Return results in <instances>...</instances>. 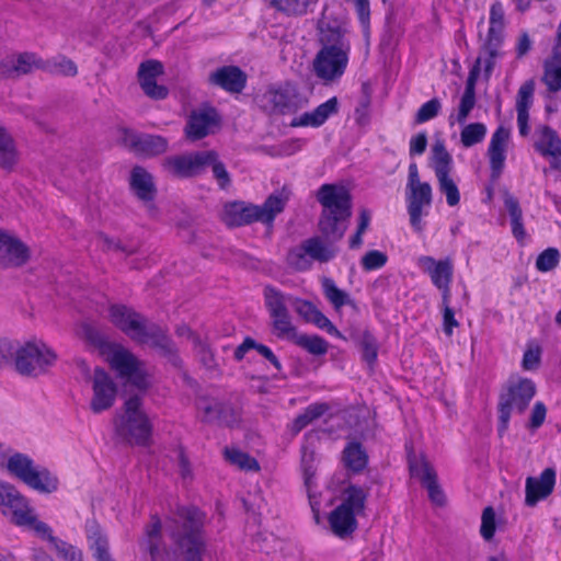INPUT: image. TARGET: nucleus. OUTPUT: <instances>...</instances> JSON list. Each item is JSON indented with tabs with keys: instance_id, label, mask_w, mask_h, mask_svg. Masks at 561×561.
Segmentation results:
<instances>
[{
	"instance_id": "35",
	"label": "nucleus",
	"mask_w": 561,
	"mask_h": 561,
	"mask_svg": "<svg viewBox=\"0 0 561 561\" xmlns=\"http://www.w3.org/2000/svg\"><path fill=\"white\" fill-rule=\"evenodd\" d=\"M289 199L286 190L271 194L262 206H257V221L272 225L275 217L280 214Z\"/></svg>"
},
{
	"instance_id": "24",
	"label": "nucleus",
	"mask_w": 561,
	"mask_h": 561,
	"mask_svg": "<svg viewBox=\"0 0 561 561\" xmlns=\"http://www.w3.org/2000/svg\"><path fill=\"white\" fill-rule=\"evenodd\" d=\"M340 103L336 96H332L318 105L314 110L305 112L295 116L289 125L291 127H311L322 126L331 116L339 112Z\"/></svg>"
},
{
	"instance_id": "55",
	"label": "nucleus",
	"mask_w": 561,
	"mask_h": 561,
	"mask_svg": "<svg viewBox=\"0 0 561 561\" xmlns=\"http://www.w3.org/2000/svg\"><path fill=\"white\" fill-rule=\"evenodd\" d=\"M442 110V103L438 99H432L425 102L415 114V123L423 124L426 123L434 117H436Z\"/></svg>"
},
{
	"instance_id": "25",
	"label": "nucleus",
	"mask_w": 561,
	"mask_h": 561,
	"mask_svg": "<svg viewBox=\"0 0 561 561\" xmlns=\"http://www.w3.org/2000/svg\"><path fill=\"white\" fill-rule=\"evenodd\" d=\"M162 64L156 60H148L140 65L138 79L144 92L152 99H163L167 95V89L157 84V78L162 75Z\"/></svg>"
},
{
	"instance_id": "29",
	"label": "nucleus",
	"mask_w": 561,
	"mask_h": 561,
	"mask_svg": "<svg viewBox=\"0 0 561 561\" xmlns=\"http://www.w3.org/2000/svg\"><path fill=\"white\" fill-rule=\"evenodd\" d=\"M542 83L551 93L561 91V42L556 41L551 55L543 61Z\"/></svg>"
},
{
	"instance_id": "39",
	"label": "nucleus",
	"mask_w": 561,
	"mask_h": 561,
	"mask_svg": "<svg viewBox=\"0 0 561 561\" xmlns=\"http://www.w3.org/2000/svg\"><path fill=\"white\" fill-rule=\"evenodd\" d=\"M488 42L497 45L502 39L505 27V12L501 2H494L490 8Z\"/></svg>"
},
{
	"instance_id": "36",
	"label": "nucleus",
	"mask_w": 561,
	"mask_h": 561,
	"mask_svg": "<svg viewBox=\"0 0 561 561\" xmlns=\"http://www.w3.org/2000/svg\"><path fill=\"white\" fill-rule=\"evenodd\" d=\"M35 465L36 463L31 456L14 449L9 461H7L3 472H7L10 477L24 483L30 477Z\"/></svg>"
},
{
	"instance_id": "53",
	"label": "nucleus",
	"mask_w": 561,
	"mask_h": 561,
	"mask_svg": "<svg viewBox=\"0 0 561 561\" xmlns=\"http://www.w3.org/2000/svg\"><path fill=\"white\" fill-rule=\"evenodd\" d=\"M44 69L48 70L51 73L64 76H75L77 73L76 65L65 57H57L53 60L45 62Z\"/></svg>"
},
{
	"instance_id": "31",
	"label": "nucleus",
	"mask_w": 561,
	"mask_h": 561,
	"mask_svg": "<svg viewBox=\"0 0 561 561\" xmlns=\"http://www.w3.org/2000/svg\"><path fill=\"white\" fill-rule=\"evenodd\" d=\"M88 547L95 561H115L110 552L108 537L95 523L87 524Z\"/></svg>"
},
{
	"instance_id": "6",
	"label": "nucleus",
	"mask_w": 561,
	"mask_h": 561,
	"mask_svg": "<svg viewBox=\"0 0 561 561\" xmlns=\"http://www.w3.org/2000/svg\"><path fill=\"white\" fill-rule=\"evenodd\" d=\"M111 322L134 341L158 347L163 354L172 353V343L154 324H147L142 317L124 305H113L108 310Z\"/></svg>"
},
{
	"instance_id": "22",
	"label": "nucleus",
	"mask_w": 561,
	"mask_h": 561,
	"mask_svg": "<svg viewBox=\"0 0 561 561\" xmlns=\"http://www.w3.org/2000/svg\"><path fill=\"white\" fill-rule=\"evenodd\" d=\"M219 117L214 108H201L192 112L186 127V137L197 140L215 131L218 127Z\"/></svg>"
},
{
	"instance_id": "2",
	"label": "nucleus",
	"mask_w": 561,
	"mask_h": 561,
	"mask_svg": "<svg viewBox=\"0 0 561 561\" xmlns=\"http://www.w3.org/2000/svg\"><path fill=\"white\" fill-rule=\"evenodd\" d=\"M319 42L321 47L312 60V71L324 84L336 82L344 76L350 61L348 24L323 15L319 22Z\"/></svg>"
},
{
	"instance_id": "50",
	"label": "nucleus",
	"mask_w": 561,
	"mask_h": 561,
	"mask_svg": "<svg viewBox=\"0 0 561 561\" xmlns=\"http://www.w3.org/2000/svg\"><path fill=\"white\" fill-rule=\"evenodd\" d=\"M225 456H226V459L230 463L239 467L240 469H244V470H257L259 469V465L254 458L250 457L245 453H242L238 449H234V448L226 449Z\"/></svg>"
},
{
	"instance_id": "10",
	"label": "nucleus",
	"mask_w": 561,
	"mask_h": 561,
	"mask_svg": "<svg viewBox=\"0 0 561 561\" xmlns=\"http://www.w3.org/2000/svg\"><path fill=\"white\" fill-rule=\"evenodd\" d=\"M115 426L119 435L130 443H147L151 436L152 424L139 396H133L125 401L122 413L115 417Z\"/></svg>"
},
{
	"instance_id": "7",
	"label": "nucleus",
	"mask_w": 561,
	"mask_h": 561,
	"mask_svg": "<svg viewBox=\"0 0 561 561\" xmlns=\"http://www.w3.org/2000/svg\"><path fill=\"white\" fill-rule=\"evenodd\" d=\"M368 492L362 486L345 484L339 494V504L329 514L331 531L339 538L351 536L357 528V518L365 512Z\"/></svg>"
},
{
	"instance_id": "47",
	"label": "nucleus",
	"mask_w": 561,
	"mask_h": 561,
	"mask_svg": "<svg viewBox=\"0 0 561 561\" xmlns=\"http://www.w3.org/2000/svg\"><path fill=\"white\" fill-rule=\"evenodd\" d=\"M265 305L270 311V316L286 311V304H291V297H285L274 287H265L264 289Z\"/></svg>"
},
{
	"instance_id": "20",
	"label": "nucleus",
	"mask_w": 561,
	"mask_h": 561,
	"mask_svg": "<svg viewBox=\"0 0 561 561\" xmlns=\"http://www.w3.org/2000/svg\"><path fill=\"white\" fill-rule=\"evenodd\" d=\"M30 259V250L18 237L0 230V266L18 267Z\"/></svg>"
},
{
	"instance_id": "64",
	"label": "nucleus",
	"mask_w": 561,
	"mask_h": 561,
	"mask_svg": "<svg viewBox=\"0 0 561 561\" xmlns=\"http://www.w3.org/2000/svg\"><path fill=\"white\" fill-rule=\"evenodd\" d=\"M306 141L304 139H289L280 144L279 153L283 156H293L296 152L300 151L305 146Z\"/></svg>"
},
{
	"instance_id": "23",
	"label": "nucleus",
	"mask_w": 561,
	"mask_h": 561,
	"mask_svg": "<svg viewBox=\"0 0 561 561\" xmlns=\"http://www.w3.org/2000/svg\"><path fill=\"white\" fill-rule=\"evenodd\" d=\"M556 484V471L552 468L545 469L539 477H528L525 483V503L535 506L539 501L548 497Z\"/></svg>"
},
{
	"instance_id": "49",
	"label": "nucleus",
	"mask_w": 561,
	"mask_h": 561,
	"mask_svg": "<svg viewBox=\"0 0 561 561\" xmlns=\"http://www.w3.org/2000/svg\"><path fill=\"white\" fill-rule=\"evenodd\" d=\"M274 8L288 15H298L307 12L313 0H267Z\"/></svg>"
},
{
	"instance_id": "30",
	"label": "nucleus",
	"mask_w": 561,
	"mask_h": 561,
	"mask_svg": "<svg viewBox=\"0 0 561 561\" xmlns=\"http://www.w3.org/2000/svg\"><path fill=\"white\" fill-rule=\"evenodd\" d=\"M257 205L233 202L226 204L221 214L228 226H242L257 221Z\"/></svg>"
},
{
	"instance_id": "38",
	"label": "nucleus",
	"mask_w": 561,
	"mask_h": 561,
	"mask_svg": "<svg viewBox=\"0 0 561 561\" xmlns=\"http://www.w3.org/2000/svg\"><path fill=\"white\" fill-rule=\"evenodd\" d=\"M476 106L474 80L470 77L460 98L456 113L449 115V124H465Z\"/></svg>"
},
{
	"instance_id": "51",
	"label": "nucleus",
	"mask_w": 561,
	"mask_h": 561,
	"mask_svg": "<svg viewBox=\"0 0 561 561\" xmlns=\"http://www.w3.org/2000/svg\"><path fill=\"white\" fill-rule=\"evenodd\" d=\"M297 344L313 355H323L328 352V343L317 335H299Z\"/></svg>"
},
{
	"instance_id": "63",
	"label": "nucleus",
	"mask_w": 561,
	"mask_h": 561,
	"mask_svg": "<svg viewBox=\"0 0 561 561\" xmlns=\"http://www.w3.org/2000/svg\"><path fill=\"white\" fill-rule=\"evenodd\" d=\"M427 146V137L425 133H420L411 137L409 151L410 156H421Z\"/></svg>"
},
{
	"instance_id": "8",
	"label": "nucleus",
	"mask_w": 561,
	"mask_h": 561,
	"mask_svg": "<svg viewBox=\"0 0 561 561\" xmlns=\"http://www.w3.org/2000/svg\"><path fill=\"white\" fill-rule=\"evenodd\" d=\"M76 366L85 377L89 410L94 414L111 410L118 394V387L113 377L101 367H95L91 371L89 364L82 358L76 359Z\"/></svg>"
},
{
	"instance_id": "4",
	"label": "nucleus",
	"mask_w": 561,
	"mask_h": 561,
	"mask_svg": "<svg viewBox=\"0 0 561 561\" xmlns=\"http://www.w3.org/2000/svg\"><path fill=\"white\" fill-rule=\"evenodd\" d=\"M318 201L322 206L319 229L330 240L344 236L351 217V195L342 185L324 184L318 191Z\"/></svg>"
},
{
	"instance_id": "59",
	"label": "nucleus",
	"mask_w": 561,
	"mask_h": 561,
	"mask_svg": "<svg viewBox=\"0 0 561 561\" xmlns=\"http://www.w3.org/2000/svg\"><path fill=\"white\" fill-rule=\"evenodd\" d=\"M388 261V256L386 253L378 251V250H371L368 251L360 260V264L363 270L365 271H374L379 270L386 265Z\"/></svg>"
},
{
	"instance_id": "48",
	"label": "nucleus",
	"mask_w": 561,
	"mask_h": 561,
	"mask_svg": "<svg viewBox=\"0 0 561 561\" xmlns=\"http://www.w3.org/2000/svg\"><path fill=\"white\" fill-rule=\"evenodd\" d=\"M16 161L18 152L14 142L7 133H3L0 135V165L4 169H11Z\"/></svg>"
},
{
	"instance_id": "42",
	"label": "nucleus",
	"mask_w": 561,
	"mask_h": 561,
	"mask_svg": "<svg viewBox=\"0 0 561 561\" xmlns=\"http://www.w3.org/2000/svg\"><path fill=\"white\" fill-rule=\"evenodd\" d=\"M460 142L465 148L473 147L482 142L486 136L488 128L483 123H469L461 124Z\"/></svg>"
},
{
	"instance_id": "9",
	"label": "nucleus",
	"mask_w": 561,
	"mask_h": 561,
	"mask_svg": "<svg viewBox=\"0 0 561 561\" xmlns=\"http://www.w3.org/2000/svg\"><path fill=\"white\" fill-rule=\"evenodd\" d=\"M433 203V188L428 182L422 181L417 164L410 163L405 185V205L409 222L414 232L425 229L424 218L428 216Z\"/></svg>"
},
{
	"instance_id": "61",
	"label": "nucleus",
	"mask_w": 561,
	"mask_h": 561,
	"mask_svg": "<svg viewBox=\"0 0 561 561\" xmlns=\"http://www.w3.org/2000/svg\"><path fill=\"white\" fill-rule=\"evenodd\" d=\"M207 167H211L213 174L215 179L218 181V184L221 188H225L230 183L229 174L225 168V165L218 161L217 153L214 151V160L211 162H207Z\"/></svg>"
},
{
	"instance_id": "11",
	"label": "nucleus",
	"mask_w": 561,
	"mask_h": 561,
	"mask_svg": "<svg viewBox=\"0 0 561 561\" xmlns=\"http://www.w3.org/2000/svg\"><path fill=\"white\" fill-rule=\"evenodd\" d=\"M430 167L437 180L438 192L445 196L449 207H457L460 203V191L455 178V165L451 154L443 141H436L431 149Z\"/></svg>"
},
{
	"instance_id": "5",
	"label": "nucleus",
	"mask_w": 561,
	"mask_h": 561,
	"mask_svg": "<svg viewBox=\"0 0 561 561\" xmlns=\"http://www.w3.org/2000/svg\"><path fill=\"white\" fill-rule=\"evenodd\" d=\"M14 350L15 369L24 376L37 377L47 373L57 362L58 355L53 347L41 339H30L13 347L9 340H0V353Z\"/></svg>"
},
{
	"instance_id": "16",
	"label": "nucleus",
	"mask_w": 561,
	"mask_h": 561,
	"mask_svg": "<svg viewBox=\"0 0 561 561\" xmlns=\"http://www.w3.org/2000/svg\"><path fill=\"white\" fill-rule=\"evenodd\" d=\"M0 510L14 525L22 526L34 508L13 484L0 480Z\"/></svg>"
},
{
	"instance_id": "60",
	"label": "nucleus",
	"mask_w": 561,
	"mask_h": 561,
	"mask_svg": "<svg viewBox=\"0 0 561 561\" xmlns=\"http://www.w3.org/2000/svg\"><path fill=\"white\" fill-rule=\"evenodd\" d=\"M495 529H496L495 513L492 507H485L483 510L482 517H481V528H480L481 536L485 540H490L493 538Z\"/></svg>"
},
{
	"instance_id": "62",
	"label": "nucleus",
	"mask_w": 561,
	"mask_h": 561,
	"mask_svg": "<svg viewBox=\"0 0 561 561\" xmlns=\"http://www.w3.org/2000/svg\"><path fill=\"white\" fill-rule=\"evenodd\" d=\"M449 304H450V299L447 301L442 299L444 332L448 336H450L453 334L454 328L458 327V322L455 319L454 310L450 308Z\"/></svg>"
},
{
	"instance_id": "26",
	"label": "nucleus",
	"mask_w": 561,
	"mask_h": 561,
	"mask_svg": "<svg viewBox=\"0 0 561 561\" xmlns=\"http://www.w3.org/2000/svg\"><path fill=\"white\" fill-rule=\"evenodd\" d=\"M291 305L296 312L307 322L313 323L332 336L343 339L342 333L312 302L302 299H293Z\"/></svg>"
},
{
	"instance_id": "17",
	"label": "nucleus",
	"mask_w": 561,
	"mask_h": 561,
	"mask_svg": "<svg viewBox=\"0 0 561 561\" xmlns=\"http://www.w3.org/2000/svg\"><path fill=\"white\" fill-rule=\"evenodd\" d=\"M214 160V151H202L170 157L164 160V168L173 175L190 178L199 174Z\"/></svg>"
},
{
	"instance_id": "44",
	"label": "nucleus",
	"mask_w": 561,
	"mask_h": 561,
	"mask_svg": "<svg viewBox=\"0 0 561 561\" xmlns=\"http://www.w3.org/2000/svg\"><path fill=\"white\" fill-rule=\"evenodd\" d=\"M328 410L325 403H314L309 405L301 414H299L291 423V432L296 435L305 428L313 420L323 415Z\"/></svg>"
},
{
	"instance_id": "56",
	"label": "nucleus",
	"mask_w": 561,
	"mask_h": 561,
	"mask_svg": "<svg viewBox=\"0 0 561 561\" xmlns=\"http://www.w3.org/2000/svg\"><path fill=\"white\" fill-rule=\"evenodd\" d=\"M559 251L554 248H549L539 254L536 261V267L540 272H549L559 264Z\"/></svg>"
},
{
	"instance_id": "28",
	"label": "nucleus",
	"mask_w": 561,
	"mask_h": 561,
	"mask_svg": "<svg viewBox=\"0 0 561 561\" xmlns=\"http://www.w3.org/2000/svg\"><path fill=\"white\" fill-rule=\"evenodd\" d=\"M411 474L422 481L427 489L431 501L437 505L444 503V494L436 483V474L430 463L422 459L410 461Z\"/></svg>"
},
{
	"instance_id": "34",
	"label": "nucleus",
	"mask_w": 561,
	"mask_h": 561,
	"mask_svg": "<svg viewBox=\"0 0 561 561\" xmlns=\"http://www.w3.org/2000/svg\"><path fill=\"white\" fill-rule=\"evenodd\" d=\"M316 455L314 450L310 449L307 446L302 447V454H301V466L304 470V479H305V485L308 491L309 500L311 508L314 513V517L318 520L319 519V507H320V501L313 494V486H314V476H316Z\"/></svg>"
},
{
	"instance_id": "37",
	"label": "nucleus",
	"mask_w": 561,
	"mask_h": 561,
	"mask_svg": "<svg viewBox=\"0 0 561 561\" xmlns=\"http://www.w3.org/2000/svg\"><path fill=\"white\" fill-rule=\"evenodd\" d=\"M130 186L142 201H152L156 194L152 176L142 168L136 167L130 174Z\"/></svg>"
},
{
	"instance_id": "1",
	"label": "nucleus",
	"mask_w": 561,
	"mask_h": 561,
	"mask_svg": "<svg viewBox=\"0 0 561 561\" xmlns=\"http://www.w3.org/2000/svg\"><path fill=\"white\" fill-rule=\"evenodd\" d=\"M204 520L205 515L195 507H182L163 522L152 516L139 548L149 554L150 561H176L179 553L186 561H202Z\"/></svg>"
},
{
	"instance_id": "21",
	"label": "nucleus",
	"mask_w": 561,
	"mask_h": 561,
	"mask_svg": "<svg viewBox=\"0 0 561 561\" xmlns=\"http://www.w3.org/2000/svg\"><path fill=\"white\" fill-rule=\"evenodd\" d=\"M122 140L126 147L145 157L163 153L168 147L167 140L161 136L138 134L129 129L123 131Z\"/></svg>"
},
{
	"instance_id": "19",
	"label": "nucleus",
	"mask_w": 561,
	"mask_h": 561,
	"mask_svg": "<svg viewBox=\"0 0 561 561\" xmlns=\"http://www.w3.org/2000/svg\"><path fill=\"white\" fill-rule=\"evenodd\" d=\"M510 141V129L504 126H499L491 136L486 156L489 158L492 179H499L503 172Z\"/></svg>"
},
{
	"instance_id": "40",
	"label": "nucleus",
	"mask_w": 561,
	"mask_h": 561,
	"mask_svg": "<svg viewBox=\"0 0 561 561\" xmlns=\"http://www.w3.org/2000/svg\"><path fill=\"white\" fill-rule=\"evenodd\" d=\"M343 462L347 469L359 472L367 466L368 457L360 444L352 442L343 450Z\"/></svg>"
},
{
	"instance_id": "18",
	"label": "nucleus",
	"mask_w": 561,
	"mask_h": 561,
	"mask_svg": "<svg viewBox=\"0 0 561 561\" xmlns=\"http://www.w3.org/2000/svg\"><path fill=\"white\" fill-rule=\"evenodd\" d=\"M534 147L552 169L561 170V139L549 126H539L534 135Z\"/></svg>"
},
{
	"instance_id": "41",
	"label": "nucleus",
	"mask_w": 561,
	"mask_h": 561,
	"mask_svg": "<svg viewBox=\"0 0 561 561\" xmlns=\"http://www.w3.org/2000/svg\"><path fill=\"white\" fill-rule=\"evenodd\" d=\"M505 208L511 217L512 233L518 242H524L526 239V231L522 220V209L516 198L507 195L504 199Z\"/></svg>"
},
{
	"instance_id": "3",
	"label": "nucleus",
	"mask_w": 561,
	"mask_h": 561,
	"mask_svg": "<svg viewBox=\"0 0 561 561\" xmlns=\"http://www.w3.org/2000/svg\"><path fill=\"white\" fill-rule=\"evenodd\" d=\"M77 335L89 346L99 350L111 368L127 383L141 390L149 386L145 364L122 344L107 341L95 325L83 322L78 328Z\"/></svg>"
},
{
	"instance_id": "27",
	"label": "nucleus",
	"mask_w": 561,
	"mask_h": 561,
	"mask_svg": "<svg viewBox=\"0 0 561 561\" xmlns=\"http://www.w3.org/2000/svg\"><path fill=\"white\" fill-rule=\"evenodd\" d=\"M535 81L529 79L518 89L516 95L517 126L522 136L529 134V110L534 104Z\"/></svg>"
},
{
	"instance_id": "43",
	"label": "nucleus",
	"mask_w": 561,
	"mask_h": 561,
	"mask_svg": "<svg viewBox=\"0 0 561 561\" xmlns=\"http://www.w3.org/2000/svg\"><path fill=\"white\" fill-rule=\"evenodd\" d=\"M256 350L262 356H264L277 370H280L282 365L279 360L276 358L274 353L267 346L263 344H257L254 340L248 337L243 341L241 345L237 347L234 351V357L238 360H241L248 351Z\"/></svg>"
},
{
	"instance_id": "12",
	"label": "nucleus",
	"mask_w": 561,
	"mask_h": 561,
	"mask_svg": "<svg viewBox=\"0 0 561 561\" xmlns=\"http://www.w3.org/2000/svg\"><path fill=\"white\" fill-rule=\"evenodd\" d=\"M307 103L308 100L290 82L271 85L259 96L260 106L268 113H294L304 108Z\"/></svg>"
},
{
	"instance_id": "14",
	"label": "nucleus",
	"mask_w": 561,
	"mask_h": 561,
	"mask_svg": "<svg viewBox=\"0 0 561 561\" xmlns=\"http://www.w3.org/2000/svg\"><path fill=\"white\" fill-rule=\"evenodd\" d=\"M416 266L430 277L433 286L440 291L443 300H449L451 297L454 261L450 257L437 260L431 255H421L416 259Z\"/></svg>"
},
{
	"instance_id": "32",
	"label": "nucleus",
	"mask_w": 561,
	"mask_h": 561,
	"mask_svg": "<svg viewBox=\"0 0 561 561\" xmlns=\"http://www.w3.org/2000/svg\"><path fill=\"white\" fill-rule=\"evenodd\" d=\"M245 75L234 66H226L217 69L210 75V81L229 91L240 92L245 84Z\"/></svg>"
},
{
	"instance_id": "58",
	"label": "nucleus",
	"mask_w": 561,
	"mask_h": 561,
	"mask_svg": "<svg viewBox=\"0 0 561 561\" xmlns=\"http://www.w3.org/2000/svg\"><path fill=\"white\" fill-rule=\"evenodd\" d=\"M53 548L64 561H83L81 550L61 539L56 541Z\"/></svg>"
},
{
	"instance_id": "15",
	"label": "nucleus",
	"mask_w": 561,
	"mask_h": 561,
	"mask_svg": "<svg viewBox=\"0 0 561 561\" xmlns=\"http://www.w3.org/2000/svg\"><path fill=\"white\" fill-rule=\"evenodd\" d=\"M335 255V250L320 238H310L293 248L287 256L288 263L299 271L308 270L312 261L328 262Z\"/></svg>"
},
{
	"instance_id": "46",
	"label": "nucleus",
	"mask_w": 561,
	"mask_h": 561,
	"mask_svg": "<svg viewBox=\"0 0 561 561\" xmlns=\"http://www.w3.org/2000/svg\"><path fill=\"white\" fill-rule=\"evenodd\" d=\"M322 289L325 298L336 311L350 302L348 295L340 289L331 278L324 277L322 279Z\"/></svg>"
},
{
	"instance_id": "45",
	"label": "nucleus",
	"mask_w": 561,
	"mask_h": 561,
	"mask_svg": "<svg viewBox=\"0 0 561 561\" xmlns=\"http://www.w3.org/2000/svg\"><path fill=\"white\" fill-rule=\"evenodd\" d=\"M21 527L32 529L37 537L49 542L51 547L59 540L54 536L51 527L37 518L34 510L26 516V522Z\"/></svg>"
},
{
	"instance_id": "13",
	"label": "nucleus",
	"mask_w": 561,
	"mask_h": 561,
	"mask_svg": "<svg viewBox=\"0 0 561 561\" xmlns=\"http://www.w3.org/2000/svg\"><path fill=\"white\" fill-rule=\"evenodd\" d=\"M535 393L536 387L530 379L519 378L510 383L499 402V419L503 428L507 426L514 411L523 412L528 407Z\"/></svg>"
},
{
	"instance_id": "52",
	"label": "nucleus",
	"mask_w": 561,
	"mask_h": 561,
	"mask_svg": "<svg viewBox=\"0 0 561 561\" xmlns=\"http://www.w3.org/2000/svg\"><path fill=\"white\" fill-rule=\"evenodd\" d=\"M15 56L18 76L25 75L37 68H44V62L34 54H20Z\"/></svg>"
},
{
	"instance_id": "54",
	"label": "nucleus",
	"mask_w": 561,
	"mask_h": 561,
	"mask_svg": "<svg viewBox=\"0 0 561 561\" xmlns=\"http://www.w3.org/2000/svg\"><path fill=\"white\" fill-rule=\"evenodd\" d=\"M273 321L274 330L277 335L280 337H291L294 336L295 328L291 324L290 317L288 311H282L279 313H275L271 316Z\"/></svg>"
},
{
	"instance_id": "33",
	"label": "nucleus",
	"mask_w": 561,
	"mask_h": 561,
	"mask_svg": "<svg viewBox=\"0 0 561 561\" xmlns=\"http://www.w3.org/2000/svg\"><path fill=\"white\" fill-rule=\"evenodd\" d=\"M24 484L38 493L49 494L58 490L59 479L49 469L35 465Z\"/></svg>"
},
{
	"instance_id": "57",
	"label": "nucleus",
	"mask_w": 561,
	"mask_h": 561,
	"mask_svg": "<svg viewBox=\"0 0 561 561\" xmlns=\"http://www.w3.org/2000/svg\"><path fill=\"white\" fill-rule=\"evenodd\" d=\"M541 359V347L536 342L527 344V348L523 356L522 366L525 370H535L538 368Z\"/></svg>"
}]
</instances>
